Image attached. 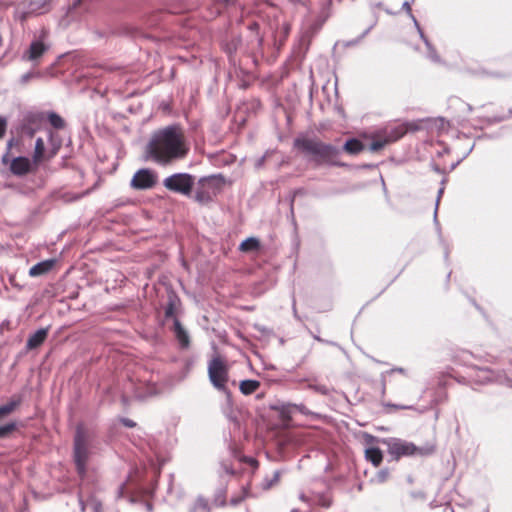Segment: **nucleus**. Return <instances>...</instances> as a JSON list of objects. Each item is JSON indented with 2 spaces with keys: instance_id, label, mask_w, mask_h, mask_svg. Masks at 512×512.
I'll list each match as a JSON object with an SVG mask.
<instances>
[{
  "instance_id": "nucleus-14",
  "label": "nucleus",
  "mask_w": 512,
  "mask_h": 512,
  "mask_svg": "<svg viewBox=\"0 0 512 512\" xmlns=\"http://www.w3.org/2000/svg\"><path fill=\"white\" fill-rule=\"evenodd\" d=\"M47 34L45 31L42 32L39 39H36L31 42L29 48L23 54V59L38 62V60L44 55L46 51L49 49V45L44 42Z\"/></svg>"
},
{
  "instance_id": "nucleus-4",
  "label": "nucleus",
  "mask_w": 512,
  "mask_h": 512,
  "mask_svg": "<svg viewBox=\"0 0 512 512\" xmlns=\"http://www.w3.org/2000/svg\"><path fill=\"white\" fill-rule=\"evenodd\" d=\"M294 146L305 154L310 155L311 160L316 165L328 164L332 166H343L342 163L336 161L341 150L332 144L312 139L297 138L294 141Z\"/></svg>"
},
{
  "instance_id": "nucleus-41",
  "label": "nucleus",
  "mask_w": 512,
  "mask_h": 512,
  "mask_svg": "<svg viewBox=\"0 0 512 512\" xmlns=\"http://www.w3.org/2000/svg\"><path fill=\"white\" fill-rule=\"evenodd\" d=\"M444 187H440V189L438 190V193H437V199H436V207H435V212H434V222L438 225V221H437V210H438V205H439V202H440V199H441V196L443 195L444 193Z\"/></svg>"
},
{
  "instance_id": "nucleus-57",
  "label": "nucleus",
  "mask_w": 512,
  "mask_h": 512,
  "mask_svg": "<svg viewBox=\"0 0 512 512\" xmlns=\"http://www.w3.org/2000/svg\"><path fill=\"white\" fill-rule=\"evenodd\" d=\"M459 163H460V161H457L456 163H453V164L451 165L450 170H454V169L456 168V166H457Z\"/></svg>"
},
{
  "instance_id": "nucleus-53",
  "label": "nucleus",
  "mask_w": 512,
  "mask_h": 512,
  "mask_svg": "<svg viewBox=\"0 0 512 512\" xmlns=\"http://www.w3.org/2000/svg\"><path fill=\"white\" fill-rule=\"evenodd\" d=\"M222 468L225 471V473L230 474V475L234 474V470L230 466H228L227 464L223 463L222 464Z\"/></svg>"
},
{
  "instance_id": "nucleus-8",
  "label": "nucleus",
  "mask_w": 512,
  "mask_h": 512,
  "mask_svg": "<svg viewBox=\"0 0 512 512\" xmlns=\"http://www.w3.org/2000/svg\"><path fill=\"white\" fill-rule=\"evenodd\" d=\"M89 459L88 436L82 426H78L74 438V462L80 476L86 473V465Z\"/></svg>"
},
{
  "instance_id": "nucleus-50",
  "label": "nucleus",
  "mask_w": 512,
  "mask_h": 512,
  "mask_svg": "<svg viewBox=\"0 0 512 512\" xmlns=\"http://www.w3.org/2000/svg\"><path fill=\"white\" fill-rule=\"evenodd\" d=\"M246 463H248L249 465H251L252 467H257L258 465V462L256 459L252 458V457H245L243 459Z\"/></svg>"
},
{
  "instance_id": "nucleus-51",
  "label": "nucleus",
  "mask_w": 512,
  "mask_h": 512,
  "mask_svg": "<svg viewBox=\"0 0 512 512\" xmlns=\"http://www.w3.org/2000/svg\"><path fill=\"white\" fill-rule=\"evenodd\" d=\"M409 17H410V19L413 21V24H414V26H415V28H416L417 32H419L420 30H422V28H421V26H420V24H419L418 20L415 18V16L412 14V16H409Z\"/></svg>"
},
{
  "instance_id": "nucleus-36",
  "label": "nucleus",
  "mask_w": 512,
  "mask_h": 512,
  "mask_svg": "<svg viewBox=\"0 0 512 512\" xmlns=\"http://www.w3.org/2000/svg\"><path fill=\"white\" fill-rule=\"evenodd\" d=\"M15 139L14 138H11L8 140L7 142V151L6 153L2 156V163L7 165L10 161V150L11 148L13 147V145L15 144Z\"/></svg>"
},
{
  "instance_id": "nucleus-29",
  "label": "nucleus",
  "mask_w": 512,
  "mask_h": 512,
  "mask_svg": "<svg viewBox=\"0 0 512 512\" xmlns=\"http://www.w3.org/2000/svg\"><path fill=\"white\" fill-rule=\"evenodd\" d=\"M48 120L50 124L56 129H63L65 127L64 119L55 112H50L48 114Z\"/></svg>"
},
{
  "instance_id": "nucleus-31",
  "label": "nucleus",
  "mask_w": 512,
  "mask_h": 512,
  "mask_svg": "<svg viewBox=\"0 0 512 512\" xmlns=\"http://www.w3.org/2000/svg\"><path fill=\"white\" fill-rule=\"evenodd\" d=\"M400 373V374H406V369L402 368V367H394L392 368L391 370L389 371H386L384 373L381 374V384H382V394L385 393V389H386V378H385V374H392V373Z\"/></svg>"
},
{
  "instance_id": "nucleus-7",
  "label": "nucleus",
  "mask_w": 512,
  "mask_h": 512,
  "mask_svg": "<svg viewBox=\"0 0 512 512\" xmlns=\"http://www.w3.org/2000/svg\"><path fill=\"white\" fill-rule=\"evenodd\" d=\"M208 376L211 384L219 391H227L229 368L226 361L219 355L214 356L208 363Z\"/></svg>"
},
{
  "instance_id": "nucleus-61",
  "label": "nucleus",
  "mask_w": 512,
  "mask_h": 512,
  "mask_svg": "<svg viewBox=\"0 0 512 512\" xmlns=\"http://www.w3.org/2000/svg\"><path fill=\"white\" fill-rule=\"evenodd\" d=\"M300 499H301V500H303V501H306V500H307L306 496H305L303 493H302V494H300Z\"/></svg>"
},
{
  "instance_id": "nucleus-5",
  "label": "nucleus",
  "mask_w": 512,
  "mask_h": 512,
  "mask_svg": "<svg viewBox=\"0 0 512 512\" xmlns=\"http://www.w3.org/2000/svg\"><path fill=\"white\" fill-rule=\"evenodd\" d=\"M223 184L224 179L221 175L200 178L195 188L194 200L201 205L212 202L214 197L221 191Z\"/></svg>"
},
{
  "instance_id": "nucleus-20",
  "label": "nucleus",
  "mask_w": 512,
  "mask_h": 512,
  "mask_svg": "<svg viewBox=\"0 0 512 512\" xmlns=\"http://www.w3.org/2000/svg\"><path fill=\"white\" fill-rule=\"evenodd\" d=\"M173 331L181 348L187 349L190 345V337L188 332L181 325L180 321L177 318L174 319Z\"/></svg>"
},
{
  "instance_id": "nucleus-22",
  "label": "nucleus",
  "mask_w": 512,
  "mask_h": 512,
  "mask_svg": "<svg viewBox=\"0 0 512 512\" xmlns=\"http://www.w3.org/2000/svg\"><path fill=\"white\" fill-rule=\"evenodd\" d=\"M180 301L179 298L174 293H169L168 302L165 307V317L166 318H176V311L178 308Z\"/></svg>"
},
{
  "instance_id": "nucleus-60",
  "label": "nucleus",
  "mask_w": 512,
  "mask_h": 512,
  "mask_svg": "<svg viewBox=\"0 0 512 512\" xmlns=\"http://www.w3.org/2000/svg\"><path fill=\"white\" fill-rule=\"evenodd\" d=\"M407 482H408L409 484H412V483H413V478H412L411 476H408V477H407Z\"/></svg>"
},
{
  "instance_id": "nucleus-63",
  "label": "nucleus",
  "mask_w": 512,
  "mask_h": 512,
  "mask_svg": "<svg viewBox=\"0 0 512 512\" xmlns=\"http://www.w3.org/2000/svg\"><path fill=\"white\" fill-rule=\"evenodd\" d=\"M283 112H284L286 120H288V113L286 112L285 108H283Z\"/></svg>"
},
{
  "instance_id": "nucleus-19",
  "label": "nucleus",
  "mask_w": 512,
  "mask_h": 512,
  "mask_svg": "<svg viewBox=\"0 0 512 512\" xmlns=\"http://www.w3.org/2000/svg\"><path fill=\"white\" fill-rule=\"evenodd\" d=\"M55 263H56L55 259H48V260L41 261V262L33 265L29 269V276L30 277H39V276L45 275L49 271L52 270Z\"/></svg>"
},
{
  "instance_id": "nucleus-62",
  "label": "nucleus",
  "mask_w": 512,
  "mask_h": 512,
  "mask_svg": "<svg viewBox=\"0 0 512 512\" xmlns=\"http://www.w3.org/2000/svg\"><path fill=\"white\" fill-rule=\"evenodd\" d=\"M447 179L446 178H443L442 181H441V187H444L445 183H446Z\"/></svg>"
},
{
  "instance_id": "nucleus-17",
  "label": "nucleus",
  "mask_w": 512,
  "mask_h": 512,
  "mask_svg": "<svg viewBox=\"0 0 512 512\" xmlns=\"http://www.w3.org/2000/svg\"><path fill=\"white\" fill-rule=\"evenodd\" d=\"M10 171L17 176H23L29 173L31 168V162L26 157H16L10 159Z\"/></svg>"
},
{
  "instance_id": "nucleus-40",
  "label": "nucleus",
  "mask_w": 512,
  "mask_h": 512,
  "mask_svg": "<svg viewBox=\"0 0 512 512\" xmlns=\"http://www.w3.org/2000/svg\"><path fill=\"white\" fill-rule=\"evenodd\" d=\"M312 387L316 392H318L322 395H329L332 391V389L330 387H328L326 385H322V384H315Z\"/></svg>"
},
{
  "instance_id": "nucleus-48",
  "label": "nucleus",
  "mask_w": 512,
  "mask_h": 512,
  "mask_svg": "<svg viewBox=\"0 0 512 512\" xmlns=\"http://www.w3.org/2000/svg\"><path fill=\"white\" fill-rule=\"evenodd\" d=\"M377 23V20H375L366 30L363 31V33L360 35V38L363 40L369 33L370 31L375 27Z\"/></svg>"
},
{
  "instance_id": "nucleus-25",
  "label": "nucleus",
  "mask_w": 512,
  "mask_h": 512,
  "mask_svg": "<svg viewBox=\"0 0 512 512\" xmlns=\"http://www.w3.org/2000/svg\"><path fill=\"white\" fill-rule=\"evenodd\" d=\"M260 382L253 379L242 380L239 384V389L244 395H251L256 392L260 387Z\"/></svg>"
},
{
  "instance_id": "nucleus-52",
  "label": "nucleus",
  "mask_w": 512,
  "mask_h": 512,
  "mask_svg": "<svg viewBox=\"0 0 512 512\" xmlns=\"http://www.w3.org/2000/svg\"><path fill=\"white\" fill-rule=\"evenodd\" d=\"M409 17H410V19L413 21V24H414V26H415V28H416L417 32H419L420 30H422V28H421V26H420V24H419L418 20L415 18V16L412 14V16H409Z\"/></svg>"
},
{
  "instance_id": "nucleus-23",
  "label": "nucleus",
  "mask_w": 512,
  "mask_h": 512,
  "mask_svg": "<svg viewBox=\"0 0 512 512\" xmlns=\"http://www.w3.org/2000/svg\"><path fill=\"white\" fill-rule=\"evenodd\" d=\"M343 150L348 154L357 155L364 150V145L359 139L350 138L344 143Z\"/></svg>"
},
{
  "instance_id": "nucleus-35",
  "label": "nucleus",
  "mask_w": 512,
  "mask_h": 512,
  "mask_svg": "<svg viewBox=\"0 0 512 512\" xmlns=\"http://www.w3.org/2000/svg\"><path fill=\"white\" fill-rule=\"evenodd\" d=\"M279 477H280V473L279 471H275L272 475V478L270 480L266 479L262 486L264 489H269L271 488L275 483H277L279 481Z\"/></svg>"
},
{
  "instance_id": "nucleus-56",
  "label": "nucleus",
  "mask_w": 512,
  "mask_h": 512,
  "mask_svg": "<svg viewBox=\"0 0 512 512\" xmlns=\"http://www.w3.org/2000/svg\"><path fill=\"white\" fill-rule=\"evenodd\" d=\"M241 500H242V499H232V500H231V503H232L233 505H237L238 503H240V501H241Z\"/></svg>"
},
{
  "instance_id": "nucleus-18",
  "label": "nucleus",
  "mask_w": 512,
  "mask_h": 512,
  "mask_svg": "<svg viewBox=\"0 0 512 512\" xmlns=\"http://www.w3.org/2000/svg\"><path fill=\"white\" fill-rule=\"evenodd\" d=\"M49 332V327L41 328L35 333L31 334L27 340L26 348L29 350L36 349L41 346L46 340Z\"/></svg>"
},
{
  "instance_id": "nucleus-37",
  "label": "nucleus",
  "mask_w": 512,
  "mask_h": 512,
  "mask_svg": "<svg viewBox=\"0 0 512 512\" xmlns=\"http://www.w3.org/2000/svg\"><path fill=\"white\" fill-rule=\"evenodd\" d=\"M409 496L411 497V499L416 500V501L424 502L427 499L426 493L422 490L411 491L409 493Z\"/></svg>"
},
{
  "instance_id": "nucleus-9",
  "label": "nucleus",
  "mask_w": 512,
  "mask_h": 512,
  "mask_svg": "<svg viewBox=\"0 0 512 512\" xmlns=\"http://www.w3.org/2000/svg\"><path fill=\"white\" fill-rule=\"evenodd\" d=\"M275 413L279 418V423H271L270 436L274 440V445L282 452H285L288 444V409L283 406L281 410Z\"/></svg>"
},
{
  "instance_id": "nucleus-30",
  "label": "nucleus",
  "mask_w": 512,
  "mask_h": 512,
  "mask_svg": "<svg viewBox=\"0 0 512 512\" xmlns=\"http://www.w3.org/2000/svg\"><path fill=\"white\" fill-rule=\"evenodd\" d=\"M387 144H389V142L385 136L383 138L373 139L369 145V150L371 152H378L382 150Z\"/></svg>"
},
{
  "instance_id": "nucleus-55",
  "label": "nucleus",
  "mask_w": 512,
  "mask_h": 512,
  "mask_svg": "<svg viewBox=\"0 0 512 512\" xmlns=\"http://www.w3.org/2000/svg\"><path fill=\"white\" fill-rule=\"evenodd\" d=\"M432 168L435 172L439 173V174H443L444 173V170H442L439 166H437L436 164H432Z\"/></svg>"
},
{
  "instance_id": "nucleus-21",
  "label": "nucleus",
  "mask_w": 512,
  "mask_h": 512,
  "mask_svg": "<svg viewBox=\"0 0 512 512\" xmlns=\"http://www.w3.org/2000/svg\"><path fill=\"white\" fill-rule=\"evenodd\" d=\"M365 458L377 467L383 461V452L378 447H369L365 450Z\"/></svg>"
},
{
  "instance_id": "nucleus-3",
  "label": "nucleus",
  "mask_w": 512,
  "mask_h": 512,
  "mask_svg": "<svg viewBox=\"0 0 512 512\" xmlns=\"http://www.w3.org/2000/svg\"><path fill=\"white\" fill-rule=\"evenodd\" d=\"M367 442L377 441L384 445L387 449L388 455L392 460L398 461L403 457H426L434 453L435 447L433 445L417 446L413 442L397 437H387L377 439L376 437L366 434Z\"/></svg>"
},
{
  "instance_id": "nucleus-59",
  "label": "nucleus",
  "mask_w": 512,
  "mask_h": 512,
  "mask_svg": "<svg viewBox=\"0 0 512 512\" xmlns=\"http://www.w3.org/2000/svg\"><path fill=\"white\" fill-rule=\"evenodd\" d=\"M506 116H509V119L512 118V107L509 109L508 114Z\"/></svg>"
},
{
  "instance_id": "nucleus-15",
  "label": "nucleus",
  "mask_w": 512,
  "mask_h": 512,
  "mask_svg": "<svg viewBox=\"0 0 512 512\" xmlns=\"http://www.w3.org/2000/svg\"><path fill=\"white\" fill-rule=\"evenodd\" d=\"M447 399V393L443 388H439L433 399L431 400V403L429 406L423 407V408H417L413 405H398L394 403L387 402L384 404V407L390 408V409H404V410H415L419 414L425 413L428 409L432 408L434 405H437L441 402H444Z\"/></svg>"
},
{
  "instance_id": "nucleus-64",
  "label": "nucleus",
  "mask_w": 512,
  "mask_h": 512,
  "mask_svg": "<svg viewBox=\"0 0 512 512\" xmlns=\"http://www.w3.org/2000/svg\"><path fill=\"white\" fill-rule=\"evenodd\" d=\"M290 512H300V510L299 509H293Z\"/></svg>"
},
{
  "instance_id": "nucleus-13",
  "label": "nucleus",
  "mask_w": 512,
  "mask_h": 512,
  "mask_svg": "<svg viewBox=\"0 0 512 512\" xmlns=\"http://www.w3.org/2000/svg\"><path fill=\"white\" fill-rule=\"evenodd\" d=\"M43 114L39 112H26L19 124V132L23 135L33 137L41 129Z\"/></svg>"
},
{
  "instance_id": "nucleus-12",
  "label": "nucleus",
  "mask_w": 512,
  "mask_h": 512,
  "mask_svg": "<svg viewBox=\"0 0 512 512\" xmlns=\"http://www.w3.org/2000/svg\"><path fill=\"white\" fill-rule=\"evenodd\" d=\"M158 180L155 171L149 168H142L133 175L130 186L135 190H148L153 188Z\"/></svg>"
},
{
  "instance_id": "nucleus-34",
  "label": "nucleus",
  "mask_w": 512,
  "mask_h": 512,
  "mask_svg": "<svg viewBox=\"0 0 512 512\" xmlns=\"http://www.w3.org/2000/svg\"><path fill=\"white\" fill-rule=\"evenodd\" d=\"M196 510H201L202 512H208V502L203 498H198L194 508L190 512H196Z\"/></svg>"
},
{
  "instance_id": "nucleus-6",
  "label": "nucleus",
  "mask_w": 512,
  "mask_h": 512,
  "mask_svg": "<svg viewBox=\"0 0 512 512\" xmlns=\"http://www.w3.org/2000/svg\"><path fill=\"white\" fill-rule=\"evenodd\" d=\"M319 29L320 25L315 22H307L303 24L299 37L297 38L292 51H290V62L292 60L300 62L305 58L311 41Z\"/></svg>"
},
{
  "instance_id": "nucleus-49",
  "label": "nucleus",
  "mask_w": 512,
  "mask_h": 512,
  "mask_svg": "<svg viewBox=\"0 0 512 512\" xmlns=\"http://www.w3.org/2000/svg\"><path fill=\"white\" fill-rule=\"evenodd\" d=\"M507 119H509V116H506V115L495 116L492 119H490V122L499 123V122L505 121Z\"/></svg>"
},
{
  "instance_id": "nucleus-39",
  "label": "nucleus",
  "mask_w": 512,
  "mask_h": 512,
  "mask_svg": "<svg viewBox=\"0 0 512 512\" xmlns=\"http://www.w3.org/2000/svg\"><path fill=\"white\" fill-rule=\"evenodd\" d=\"M403 127H405L406 129V133L408 131H418L421 129V126H420V123L419 122H416V121H412V122H405L403 124H401Z\"/></svg>"
},
{
  "instance_id": "nucleus-10",
  "label": "nucleus",
  "mask_w": 512,
  "mask_h": 512,
  "mask_svg": "<svg viewBox=\"0 0 512 512\" xmlns=\"http://www.w3.org/2000/svg\"><path fill=\"white\" fill-rule=\"evenodd\" d=\"M163 186L171 192L191 196L194 177L188 173H175L163 180Z\"/></svg>"
},
{
  "instance_id": "nucleus-1",
  "label": "nucleus",
  "mask_w": 512,
  "mask_h": 512,
  "mask_svg": "<svg viewBox=\"0 0 512 512\" xmlns=\"http://www.w3.org/2000/svg\"><path fill=\"white\" fill-rule=\"evenodd\" d=\"M187 153L184 133L178 125L153 132L145 147V158L163 166L184 158Z\"/></svg>"
},
{
  "instance_id": "nucleus-45",
  "label": "nucleus",
  "mask_w": 512,
  "mask_h": 512,
  "mask_svg": "<svg viewBox=\"0 0 512 512\" xmlns=\"http://www.w3.org/2000/svg\"><path fill=\"white\" fill-rule=\"evenodd\" d=\"M289 407H290V415L292 414V410L293 409L298 410L302 414H306L307 413V410H306L305 406H303V405L298 406V405H292L290 403Z\"/></svg>"
},
{
  "instance_id": "nucleus-46",
  "label": "nucleus",
  "mask_w": 512,
  "mask_h": 512,
  "mask_svg": "<svg viewBox=\"0 0 512 512\" xmlns=\"http://www.w3.org/2000/svg\"><path fill=\"white\" fill-rule=\"evenodd\" d=\"M121 423L124 426L129 427V428H133V427L136 426V423L133 420L129 419V418H122L121 419Z\"/></svg>"
},
{
  "instance_id": "nucleus-38",
  "label": "nucleus",
  "mask_w": 512,
  "mask_h": 512,
  "mask_svg": "<svg viewBox=\"0 0 512 512\" xmlns=\"http://www.w3.org/2000/svg\"><path fill=\"white\" fill-rule=\"evenodd\" d=\"M284 163V157L283 155L278 152V157H274L272 159H268V165L273 166L275 168H278Z\"/></svg>"
},
{
  "instance_id": "nucleus-42",
  "label": "nucleus",
  "mask_w": 512,
  "mask_h": 512,
  "mask_svg": "<svg viewBox=\"0 0 512 512\" xmlns=\"http://www.w3.org/2000/svg\"><path fill=\"white\" fill-rule=\"evenodd\" d=\"M6 128L7 120L3 116H0V139L5 135Z\"/></svg>"
},
{
  "instance_id": "nucleus-33",
  "label": "nucleus",
  "mask_w": 512,
  "mask_h": 512,
  "mask_svg": "<svg viewBox=\"0 0 512 512\" xmlns=\"http://www.w3.org/2000/svg\"><path fill=\"white\" fill-rule=\"evenodd\" d=\"M389 475L390 471L388 468L381 469L375 474L374 481L377 483H384L389 478Z\"/></svg>"
},
{
  "instance_id": "nucleus-58",
  "label": "nucleus",
  "mask_w": 512,
  "mask_h": 512,
  "mask_svg": "<svg viewBox=\"0 0 512 512\" xmlns=\"http://www.w3.org/2000/svg\"><path fill=\"white\" fill-rule=\"evenodd\" d=\"M448 255H449V251H448V248L446 247L445 252H444V257L446 260L448 259Z\"/></svg>"
},
{
  "instance_id": "nucleus-26",
  "label": "nucleus",
  "mask_w": 512,
  "mask_h": 512,
  "mask_svg": "<svg viewBox=\"0 0 512 512\" xmlns=\"http://www.w3.org/2000/svg\"><path fill=\"white\" fill-rule=\"evenodd\" d=\"M406 134V129L401 124L390 128L385 131V137L389 143H393Z\"/></svg>"
},
{
  "instance_id": "nucleus-28",
  "label": "nucleus",
  "mask_w": 512,
  "mask_h": 512,
  "mask_svg": "<svg viewBox=\"0 0 512 512\" xmlns=\"http://www.w3.org/2000/svg\"><path fill=\"white\" fill-rule=\"evenodd\" d=\"M426 57L433 63L440 64L442 63V59L440 55L437 53L436 48L433 46V44L430 41H426Z\"/></svg>"
},
{
  "instance_id": "nucleus-16",
  "label": "nucleus",
  "mask_w": 512,
  "mask_h": 512,
  "mask_svg": "<svg viewBox=\"0 0 512 512\" xmlns=\"http://www.w3.org/2000/svg\"><path fill=\"white\" fill-rule=\"evenodd\" d=\"M20 404L19 399H12L8 403L0 406V418L12 413L16 407ZM15 429V423H8L0 426V438L7 436Z\"/></svg>"
},
{
  "instance_id": "nucleus-2",
  "label": "nucleus",
  "mask_w": 512,
  "mask_h": 512,
  "mask_svg": "<svg viewBox=\"0 0 512 512\" xmlns=\"http://www.w3.org/2000/svg\"><path fill=\"white\" fill-rule=\"evenodd\" d=\"M468 356L479 359L478 356L466 350L461 351L456 356V360L462 361L463 364L467 365L469 368L467 377L461 376L456 378L458 383L464 385H468L470 383L475 385L498 384L512 388V349L503 351L500 356L503 361H507L510 364L511 367L507 370H495L489 367H480L472 364L468 365L466 363V358Z\"/></svg>"
},
{
  "instance_id": "nucleus-44",
  "label": "nucleus",
  "mask_w": 512,
  "mask_h": 512,
  "mask_svg": "<svg viewBox=\"0 0 512 512\" xmlns=\"http://www.w3.org/2000/svg\"><path fill=\"white\" fill-rule=\"evenodd\" d=\"M361 41H362V39L360 38V36H358V37H357V38H355V39L348 40V41L344 42V46H345V47H352V46H356V45H358Z\"/></svg>"
},
{
  "instance_id": "nucleus-24",
  "label": "nucleus",
  "mask_w": 512,
  "mask_h": 512,
  "mask_svg": "<svg viewBox=\"0 0 512 512\" xmlns=\"http://www.w3.org/2000/svg\"><path fill=\"white\" fill-rule=\"evenodd\" d=\"M260 241L256 237H249L241 242L239 250L244 253L257 252L260 249Z\"/></svg>"
},
{
  "instance_id": "nucleus-54",
  "label": "nucleus",
  "mask_w": 512,
  "mask_h": 512,
  "mask_svg": "<svg viewBox=\"0 0 512 512\" xmlns=\"http://www.w3.org/2000/svg\"><path fill=\"white\" fill-rule=\"evenodd\" d=\"M418 34H419V36H420L421 40L424 42V44H425V45H426V41H430V40L426 37V35L424 34L423 30H420V31L418 32Z\"/></svg>"
},
{
  "instance_id": "nucleus-43",
  "label": "nucleus",
  "mask_w": 512,
  "mask_h": 512,
  "mask_svg": "<svg viewBox=\"0 0 512 512\" xmlns=\"http://www.w3.org/2000/svg\"><path fill=\"white\" fill-rule=\"evenodd\" d=\"M415 0H411V1H404L403 4H402V9L408 14V16H412V9H411V4L414 2Z\"/></svg>"
},
{
  "instance_id": "nucleus-32",
  "label": "nucleus",
  "mask_w": 512,
  "mask_h": 512,
  "mask_svg": "<svg viewBox=\"0 0 512 512\" xmlns=\"http://www.w3.org/2000/svg\"><path fill=\"white\" fill-rule=\"evenodd\" d=\"M45 145L42 138H37L35 142V151H34V159L39 160L44 153Z\"/></svg>"
},
{
  "instance_id": "nucleus-47",
  "label": "nucleus",
  "mask_w": 512,
  "mask_h": 512,
  "mask_svg": "<svg viewBox=\"0 0 512 512\" xmlns=\"http://www.w3.org/2000/svg\"><path fill=\"white\" fill-rule=\"evenodd\" d=\"M35 75L32 72H28L21 76V83L26 84L28 81L33 78Z\"/></svg>"
},
{
  "instance_id": "nucleus-27",
  "label": "nucleus",
  "mask_w": 512,
  "mask_h": 512,
  "mask_svg": "<svg viewBox=\"0 0 512 512\" xmlns=\"http://www.w3.org/2000/svg\"><path fill=\"white\" fill-rule=\"evenodd\" d=\"M276 156L278 157V151L268 150L264 155H262L261 157L256 159L255 164H254L255 168L256 169L263 168L266 164H268V159H272Z\"/></svg>"
},
{
  "instance_id": "nucleus-11",
  "label": "nucleus",
  "mask_w": 512,
  "mask_h": 512,
  "mask_svg": "<svg viewBox=\"0 0 512 512\" xmlns=\"http://www.w3.org/2000/svg\"><path fill=\"white\" fill-rule=\"evenodd\" d=\"M50 10L49 0H30L23 1L16 6L15 18L21 22L26 21L29 17L41 15Z\"/></svg>"
}]
</instances>
